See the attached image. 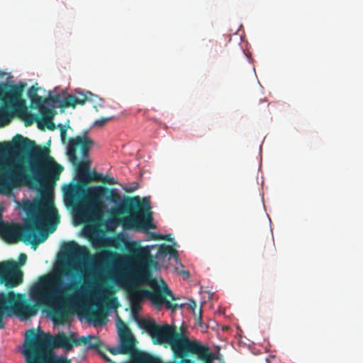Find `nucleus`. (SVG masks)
Listing matches in <instances>:
<instances>
[{"instance_id": "f257e3e1", "label": "nucleus", "mask_w": 363, "mask_h": 363, "mask_svg": "<svg viewBox=\"0 0 363 363\" xmlns=\"http://www.w3.org/2000/svg\"><path fill=\"white\" fill-rule=\"evenodd\" d=\"M0 193H9L26 183L40 186L58 180L63 170L50 155V150L21 135L0 143Z\"/></svg>"}, {"instance_id": "f03ea898", "label": "nucleus", "mask_w": 363, "mask_h": 363, "mask_svg": "<svg viewBox=\"0 0 363 363\" xmlns=\"http://www.w3.org/2000/svg\"><path fill=\"white\" fill-rule=\"evenodd\" d=\"M127 250L135 261L131 269H127V283L130 284L127 292L131 307L136 308L144 298H148L154 303H164L172 311L182 308L183 304L172 303L167 300V296L175 300L167 284L162 281V287L160 288L152 278L150 267H155L157 262L153 259L149 247H143L135 242L127 240Z\"/></svg>"}, {"instance_id": "7ed1b4c3", "label": "nucleus", "mask_w": 363, "mask_h": 363, "mask_svg": "<svg viewBox=\"0 0 363 363\" xmlns=\"http://www.w3.org/2000/svg\"><path fill=\"white\" fill-rule=\"evenodd\" d=\"M74 272H78L75 265L65 264L57 271L60 276L44 277L30 291L31 297L37 302L51 308L53 318L60 323H64L68 316L67 309L62 300L72 296H80L89 288V282L86 277L83 283L79 280H72L66 284H63L62 277L72 278Z\"/></svg>"}, {"instance_id": "20e7f679", "label": "nucleus", "mask_w": 363, "mask_h": 363, "mask_svg": "<svg viewBox=\"0 0 363 363\" xmlns=\"http://www.w3.org/2000/svg\"><path fill=\"white\" fill-rule=\"evenodd\" d=\"M34 213L24 224L4 223L0 219V236L8 243L15 244L21 241L31 245L35 250L48 238L42 232L45 221L50 224L51 232L54 231L60 222V216L50 198L43 199L35 203Z\"/></svg>"}, {"instance_id": "39448f33", "label": "nucleus", "mask_w": 363, "mask_h": 363, "mask_svg": "<svg viewBox=\"0 0 363 363\" xmlns=\"http://www.w3.org/2000/svg\"><path fill=\"white\" fill-rule=\"evenodd\" d=\"M103 174L96 172L87 173L78 183L69 184L65 190L66 202H78V213L82 221L96 225L101 220L104 203L102 199L108 188L104 186L87 187L90 182H102Z\"/></svg>"}, {"instance_id": "423d86ee", "label": "nucleus", "mask_w": 363, "mask_h": 363, "mask_svg": "<svg viewBox=\"0 0 363 363\" xmlns=\"http://www.w3.org/2000/svg\"><path fill=\"white\" fill-rule=\"evenodd\" d=\"M73 333L68 337L64 333H60L55 337L42 330L36 333L34 328L28 330L25 334V339L21 353L32 359L45 358V354L54 347H62L70 350L73 347Z\"/></svg>"}, {"instance_id": "0eeeda50", "label": "nucleus", "mask_w": 363, "mask_h": 363, "mask_svg": "<svg viewBox=\"0 0 363 363\" xmlns=\"http://www.w3.org/2000/svg\"><path fill=\"white\" fill-rule=\"evenodd\" d=\"M151 203L149 197L127 196L118 205V213L127 214L122 219L125 229L147 232L149 229L156 228L152 223L153 214L151 211Z\"/></svg>"}, {"instance_id": "6e6552de", "label": "nucleus", "mask_w": 363, "mask_h": 363, "mask_svg": "<svg viewBox=\"0 0 363 363\" xmlns=\"http://www.w3.org/2000/svg\"><path fill=\"white\" fill-rule=\"evenodd\" d=\"M139 326L150 335L152 342L170 345L175 357H184V352L190 340L182 333H178L175 327L168 324L160 325L153 319H140Z\"/></svg>"}, {"instance_id": "1a4fd4ad", "label": "nucleus", "mask_w": 363, "mask_h": 363, "mask_svg": "<svg viewBox=\"0 0 363 363\" xmlns=\"http://www.w3.org/2000/svg\"><path fill=\"white\" fill-rule=\"evenodd\" d=\"M38 310V306L31 304L24 294H16L13 291L0 294V328H4V315H15L21 319H27L34 316Z\"/></svg>"}, {"instance_id": "9d476101", "label": "nucleus", "mask_w": 363, "mask_h": 363, "mask_svg": "<svg viewBox=\"0 0 363 363\" xmlns=\"http://www.w3.org/2000/svg\"><path fill=\"white\" fill-rule=\"evenodd\" d=\"M23 85L0 83V128L7 125L17 112L25 109Z\"/></svg>"}, {"instance_id": "9b49d317", "label": "nucleus", "mask_w": 363, "mask_h": 363, "mask_svg": "<svg viewBox=\"0 0 363 363\" xmlns=\"http://www.w3.org/2000/svg\"><path fill=\"white\" fill-rule=\"evenodd\" d=\"M88 131H85L82 135L69 138L67 145V154L76 167L79 180L83 179L87 175L90 163L80 161L77 157V150L79 148L82 157L86 159L89 157V150L94 144V141L86 135Z\"/></svg>"}, {"instance_id": "f8f14e48", "label": "nucleus", "mask_w": 363, "mask_h": 363, "mask_svg": "<svg viewBox=\"0 0 363 363\" xmlns=\"http://www.w3.org/2000/svg\"><path fill=\"white\" fill-rule=\"evenodd\" d=\"M23 277V272L15 261L0 262V284L13 289L22 284Z\"/></svg>"}, {"instance_id": "ddd939ff", "label": "nucleus", "mask_w": 363, "mask_h": 363, "mask_svg": "<svg viewBox=\"0 0 363 363\" xmlns=\"http://www.w3.org/2000/svg\"><path fill=\"white\" fill-rule=\"evenodd\" d=\"M117 327L120 338V344L117 347L110 348V352L113 355L132 353L135 349V339L130 332V330L120 318L117 319Z\"/></svg>"}, {"instance_id": "4468645a", "label": "nucleus", "mask_w": 363, "mask_h": 363, "mask_svg": "<svg viewBox=\"0 0 363 363\" xmlns=\"http://www.w3.org/2000/svg\"><path fill=\"white\" fill-rule=\"evenodd\" d=\"M50 100L53 103H59V106L61 108H67L70 106L75 107L78 104L84 105L86 101H90L94 103H97V101H99V106H102L101 102L103 101L101 98H99L90 91L80 93L79 94V96L69 94L62 100L60 99V96L59 95H55L51 96Z\"/></svg>"}, {"instance_id": "2eb2a0df", "label": "nucleus", "mask_w": 363, "mask_h": 363, "mask_svg": "<svg viewBox=\"0 0 363 363\" xmlns=\"http://www.w3.org/2000/svg\"><path fill=\"white\" fill-rule=\"evenodd\" d=\"M184 357L196 355L204 363H213V354L208 346L202 345L199 341H190L184 352Z\"/></svg>"}, {"instance_id": "dca6fc26", "label": "nucleus", "mask_w": 363, "mask_h": 363, "mask_svg": "<svg viewBox=\"0 0 363 363\" xmlns=\"http://www.w3.org/2000/svg\"><path fill=\"white\" fill-rule=\"evenodd\" d=\"M72 343H73V346L74 345H87L86 347L88 349L96 350L100 354H103L101 352L103 343L96 337L87 335V336H82L79 338H76L74 336V334L73 333Z\"/></svg>"}, {"instance_id": "f3484780", "label": "nucleus", "mask_w": 363, "mask_h": 363, "mask_svg": "<svg viewBox=\"0 0 363 363\" xmlns=\"http://www.w3.org/2000/svg\"><path fill=\"white\" fill-rule=\"evenodd\" d=\"M181 357L179 363H194V361ZM132 363H163L158 357H154L146 352H140L133 357Z\"/></svg>"}, {"instance_id": "a211bd4d", "label": "nucleus", "mask_w": 363, "mask_h": 363, "mask_svg": "<svg viewBox=\"0 0 363 363\" xmlns=\"http://www.w3.org/2000/svg\"><path fill=\"white\" fill-rule=\"evenodd\" d=\"M27 363H71L70 360L63 356L45 354L43 359L36 358L35 360L24 356Z\"/></svg>"}, {"instance_id": "6ab92c4d", "label": "nucleus", "mask_w": 363, "mask_h": 363, "mask_svg": "<svg viewBox=\"0 0 363 363\" xmlns=\"http://www.w3.org/2000/svg\"><path fill=\"white\" fill-rule=\"evenodd\" d=\"M177 246V243L176 242H173L172 246L162 244L158 249L157 255L160 257H164L169 255L170 257H172L177 262H179L178 251L175 249Z\"/></svg>"}, {"instance_id": "aec40b11", "label": "nucleus", "mask_w": 363, "mask_h": 363, "mask_svg": "<svg viewBox=\"0 0 363 363\" xmlns=\"http://www.w3.org/2000/svg\"><path fill=\"white\" fill-rule=\"evenodd\" d=\"M64 252L68 256L78 257L83 253L86 252L87 250L84 247L79 246L76 242L72 241L67 242L64 247Z\"/></svg>"}, {"instance_id": "412c9836", "label": "nucleus", "mask_w": 363, "mask_h": 363, "mask_svg": "<svg viewBox=\"0 0 363 363\" xmlns=\"http://www.w3.org/2000/svg\"><path fill=\"white\" fill-rule=\"evenodd\" d=\"M99 257L104 263H114L121 259V255L118 252L109 250H104Z\"/></svg>"}, {"instance_id": "4be33fe9", "label": "nucleus", "mask_w": 363, "mask_h": 363, "mask_svg": "<svg viewBox=\"0 0 363 363\" xmlns=\"http://www.w3.org/2000/svg\"><path fill=\"white\" fill-rule=\"evenodd\" d=\"M41 115L43 121L46 123L48 128L50 130H54L55 129V125L52 121V111L49 108H42L41 109Z\"/></svg>"}, {"instance_id": "5701e85b", "label": "nucleus", "mask_w": 363, "mask_h": 363, "mask_svg": "<svg viewBox=\"0 0 363 363\" xmlns=\"http://www.w3.org/2000/svg\"><path fill=\"white\" fill-rule=\"evenodd\" d=\"M106 195V199L108 201L118 203L121 201V197L116 189H108V191H104V196Z\"/></svg>"}, {"instance_id": "b1692460", "label": "nucleus", "mask_w": 363, "mask_h": 363, "mask_svg": "<svg viewBox=\"0 0 363 363\" xmlns=\"http://www.w3.org/2000/svg\"><path fill=\"white\" fill-rule=\"evenodd\" d=\"M91 318L96 323H103L106 318V315L101 311H94L91 313Z\"/></svg>"}, {"instance_id": "393cba45", "label": "nucleus", "mask_w": 363, "mask_h": 363, "mask_svg": "<svg viewBox=\"0 0 363 363\" xmlns=\"http://www.w3.org/2000/svg\"><path fill=\"white\" fill-rule=\"evenodd\" d=\"M38 88L35 86H32L28 91V97L30 99L31 101H34V98L38 96Z\"/></svg>"}, {"instance_id": "a878e982", "label": "nucleus", "mask_w": 363, "mask_h": 363, "mask_svg": "<svg viewBox=\"0 0 363 363\" xmlns=\"http://www.w3.org/2000/svg\"><path fill=\"white\" fill-rule=\"evenodd\" d=\"M112 118V117H108V118H101L99 120H96L95 122H94V124L96 125V126H99V127H102L104 126L108 121H109Z\"/></svg>"}, {"instance_id": "bb28decb", "label": "nucleus", "mask_w": 363, "mask_h": 363, "mask_svg": "<svg viewBox=\"0 0 363 363\" xmlns=\"http://www.w3.org/2000/svg\"><path fill=\"white\" fill-rule=\"evenodd\" d=\"M150 239L153 240H162V234H159L154 232H149L148 233Z\"/></svg>"}, {"instance_id": "cd10ccee", "label": "nucleus", "mask_w": 363, "mask_h": 363, "mask_svg": "<svg viewBox=\"0 0 363 363\" xmlns=\"http://www.w3.org/2000/svg\"><path fill=\"white\" fill-rule=\"evenodd\" d=\"M102 182L108 184H116L117 183L113 177H110L108 176H103Z\"/></svg>"}, {"instance_id": "c85d7f7f", "label": "nucleus", "mask_w": 363, "mask_h": 363, "mask_svg": "<svg viewBox=\"0 0 363 363\" xmlns=\"http://www.w3.org/2000/svg\"><path fill=\"white\" fill-rule=\"evenodd\" d=\"M59 127L60 128V137L62 142L65 143L67 139V129L62 127L61 125H59Z\"/></svg>"}, {"instance_id": "c756f323", "label": "nucleus", "mask_w": 363, "mask_h": 363, "mask_svg": "<svg viewBox=\"0 0 363 363\" xmlns=\"http://www.w3.org/2000/svg\"><path fill=\"white\" fill-rule=\"evenodd\" d=\"M187 306H188L189 308H190L191 310L193 311L194 315L196 316V303L195 301H194L192 299L190 300L189 303H187Z\"/></svg>"}, {"instance_id": "7c9ffc66", "label": "nucleus", "mask_w": 363, "mask_h": 363, "mask_svg": "<svg viewBox=\"0 0 363 363\" xmlns=\"http://www.w3.org/2000/svg\"><path fill=\"white\" fill-rule=\"evenodd\" d=\"M33 104H36L37 106H40L44 102V99L42 96L38 95L37 97L34 98V101H31Z\"/></svg>"}, {"instance_id": "2f4dec72", "label": "nucleus", "mask_w": 363, "mask_h": 363, "mask_svg": "<svg viewBox=\"0 0 363 363\" xmlns=\"http://www.w3.org/2000/svg\"><path fill=\"white\" fill-rule=\"evenodd\" d=\"M162 240H167L171 242H174V238L172 237V234L162 235Z\"/></svg>"}, {"instance_id": "473e14b6", "label": "nucleus", "mask_w": 363, "mask_h": 363, "mask_svg": "<svg viewBox=\"0 0 363 363\" xmlns=\"http://www.w3.org/2000/svg\"><path fill=\"white\" fill-rule=\"evenodd\" d=\"M140 352H138L137 353H135V354L133 355V357H134L135 355H136L137 354L140 353ZM102 357L106 359V361L108 363H116L114 362H113L112 360H111L108 357H106V355L105 354H102ZM133 357H132V361L130 363L133 362Z\"/></svg>"}, {"instance_id": "72a5a7b5", "label": "nucleus", "mask_w": 363, "mask_h": 363, "mask_svg": "<svg viewBox=\"0 0 363 363\" xmlns=\"http://www.w3.org/2000/svg\"><path fill=\"white\" fill-rule=\"evenodd\" d=\"M201 313H202V311H201V309L200 308L198 312V320H197V323L200 325L202 324Z\"/></svg>"}, {"instance_id": "f704fd0d", "label": "nucleus", "mask_w": 363, "mask_h": 363, "mask_svg": "<svg viewBox=\"0 0 363 363\" xmlns=\"http://www.w3.org/2000/svg\"><path fill=\"white\" fill-rule=\"evenodd\" d=\"M27 256L25 254H21L20 255V262H25L26 261Z\"/></svg>"}]
</instances>
